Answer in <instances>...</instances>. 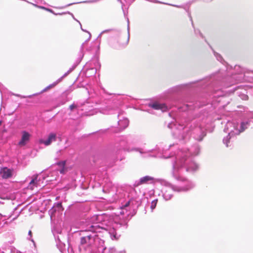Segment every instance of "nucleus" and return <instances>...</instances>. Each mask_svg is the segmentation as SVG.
I'll use <instances>...</instances> for the list:
<instances>
[{
    "label": "nucleus",
    "mask_w": 253,
    "mask_h": 253,
    "mask_svg": "<svg viewBox=\"0 0 253 253\" xmlns=\"http://www.w3.org/2000/svg\"><path fill=\"white\" fill-rule=\"evenodd\" d=\"M94 236L92 235H87L81 238L80 244L82 246L86 245L88 247H90L94 243Z\"/></svg>",
    "instance_id": "f257e3e1"
},
{
    "label": "nucleus",
    "mask_w": 253,
    "mask_h": 253,
    "mask_svg": "<svg viewBox=\"0 0 253 253\" xmlns=\"http://www.w3.org/2000/svg\"><path fill=\"white\" fill-rule=\"evenodd\" d=\"M22 136L21 139L18 142V145L20 147L25 146L30 141L31 134L26 131H23L21 132Z\"/></svg>",
    "instance_id": "f03ea898"
},
{
    "label": "nucleus",
    "mask_w": 253,
    "mask_h": 253,
    "mask_svg": "<svg viewBox=\"0 0 253 253\" xmlns=\"http://www.w3.org/2000/svg\"><path fill=\"white\" fill-rule=\"evenodd\" d=\"M56 134L54 133H50L48 136V138L46 140H43L42 139H41L40 140V143H43L45 146H48L51 144V143L55 141L56 140Z\"/></svg>",
    "instance_id": "7ed1b4c3"
},
{
    "label": "nucleus",
    "mask_w": 253,
    "mask_h": 253,
    "mask_svg": "<svg viewBox=\"0 0 253 253\" xmlns=\"http://www.w3.org/2000/svg\"><path fill=\"white\" fill-rule=\"evenodd\" d=\"M12 175V170L8 169L6 167L0 169V176L4 179H7L11 177Z\"/></svg>",
    "instance_id": "20e7f679"
},
{
    "label": "nucleus",
    "mask_w": 253,
    "mask_h": 253,
    "mask_svg": "<svg viewBox=\"0 0 253 253\" xmlns=\"http://www.w3.org/2000/svg\"><path fill=\"white\" fill-rule=\"evenodd\" d=\"M154 178L150 176H145L140 179L139 181L136 184V186H139L142 184H148L149 183H152L154 181Z\"/></svg>",
    "instance_id": "39448f33"
},
{
    "label": "nucleus",
    "mask_w": 253,
    "mask_h": 253,
    "mask_svg": "<svg viewBox=\"0 0 253 253\" xmlns=\"http://www.w3.org/2000/svg\"><path fill=\"white\" fill-rule=\"evenodd\" d=\"M62 77L57 80L56 82H54L53 83L49 84V85L47 86L46 87H45L43 90L41 91L40 93H42L44 92H46L48 91L49 90L54 88L60 82H61L62 80Z\"/></svg>",
    "instance_id": "423d86ee"
},
{
    "label": "nucleus",
    "mask_w": 253,
    "mask_h": 253,
    "mask_svg": "<svg viewBox=\"0 0 253 253\" xmlns=\"http://www.w3.org/2000/svg\"><path fill=\"white\" fill-rule=\"evenodd\" d=\"M65 164H66V161H61V162H58L57 163V165L61 168V169H59V171L61 173H64L65 172V171H66L65 168Z\"/></svg>",
    "instance_id": "0eeeda50"
},
{
    "label": "nucleus",
    "mask_w": 253,
    "mask_h": 253,
    "mask_svg": "<svg viewBox=\"0 0 253 253\" xmlns=\"http://www.w3.org/2000/svg\"><path fill=\"white\" fill-rule=\"evenodd\" d=\"M37 176H36L30 182L29 185L31 186V189H33L34 186H37L38 184Z\"/></svg>",
    "instance_id": "6e6552de"
},
{
    "label": "nucleus",
    "mask_w": 253,
    "mask_h": 253,
    "mask_svg": "<svg viewBox=\"0 0 253 253\" xmlns=\"http://www.w3.org/2000/svg\"><path fill=\"white\" fill-rule=\"evenodd\" d=\"M150 106L156 110L162 109V104H160L154 103L153 104L150 105Z\"/></svg>",
    "instance_id": "1a4fd4ad"
},
{
    "label": "nucleus",
    "mask_w": 253,
    "mask_h": 253,
    "mask_svg": "<svg viewBox=\"0 0 253 253\" xmlns=\"http://www.w3.org/2000/svg\"><path fill=\"white\" fill-rule=\"evenodd\" d=\"M157 199L154 200L151 202V209L152 211L156 208L157 204Z\"/></svg>",
    "instance_id": "9d476101"
},
{
    "label": "nucleus",
    "mask_w": 253,
    "mask_h": 253,
    "mask_svg": "<svg viewBox=\"0 0 253 253\" xmlns=\"http://www.w3.org/2000/svg\"><path fill=\"white\" fill-rule=\"evenodd\" d=\"M78 106L77 104L73 103L69 106V109L71 111H72L74 109H77L78 108Z\"/></svg>",
    "instance_id": "9b49d317"
},
{
    "label": "nucleus",
    "mask_w": 253,
    "mask_h": 253,
    "mask_svg": "<svg viewBox=\"0 0 253 253\" xmlns=\"http://www.w3.org/2000/svg\"><path fill=\"white\" fill-rule=\"evenodd\" d=\"M98 215H95L94 216H93L92 218H91V221L92 222H98L99 221V219H98Z\"/></svg>",
    "instance_id": "f8f14e48"
},
{
    "label": "nucleus",
    "mask_w": 253,
    "mask_h": 253,
    "mask_svg": "<svg viewBox=\"0 0 253 253\" xmlns=\"http://www.w3.org/2000/svg\"><path fill=\"white\" fill-rule=\"evenodd\" d=\"M230 138H231V137H230V133H229L227 137V140L225 142L227 147H228V146H229L228 143H229V140H230Z\"/></svg>",
    "instance_id": "ddd939ff"
},
{
    "label": "nucleus",
    "mask_w": 253,
    "mask_h": 253,
    "mask_svg": "<svg viewBox=\"0 0 253 253\" xmlns=\"http://www.w3.org/2000/svg\"><path fill=\"white\" fill-rule=\"evenodd\" d=\"M244 125H245L244 123H241V130L239 131L238 134H239L240 132H243L245 130V128L244 127Z\"/></svg>",
    "instance_id": "4468645a"
},
{
    "label": "nucleus",
    "mask_w": 253,
    "mask_h": 253,
    "mask_svg": "<svg viewBox=\"0 0 253 253\" xmlns=\"http://www.w3.org/2000/svg\"><path fill=\"white\" fill-rule=\"evenodd\" d=\"M129 205H130V201H129L127 202H126V204L121 208V209H124L126 207H127L128 206H129Z\"/></svg>",
    "instance_id": "2eb2a0df"
},
{
    "label": "nucleus",
    "mask_w": 253,
    "mask_h": 253,
    "mask_svg": "<svg viewBox=\"0 0 253 253\" xmlns=\"http://www.w3.org/2000/svg\"><path fill=\"white\" fill-rule=\"evenodd\" d=\"M56 207L58 208H62L61 203H59L56 204Z\"/></svg>",
    "instance_id": "dca6fc26"
},
{
    "label": "nucleus",
    "mask_w": 253,
    "mask_h": 253,
    "mask_svg": "<svg viewBox=\"0 0 253 253\" xmlns=\"http://www.w3.org/2000/svg\"><path fill=\"white\" fill-rule=\"evenodd\" d=\"M28 234L29 235H32V231L31 230L29 231Z\"/></svg>",
    "instance_id": "f3484780"
},
{
    "label": "nucleus",
    "mask_w": 253,
    "mask_h": 253,
    "mask_svg": "<svg viewBox=\"0 0 253 253\" xmlns=\"http://www.w3.org/2000/svg\"><path fill=\"white\" fill-rule=\"evenodd\" d=\"M120 213H121V214H125V212H124V211H121V212H120Z\"/></svg>",
    "instance_id": "a211bd4d"
},
{
    "label": "nucleus",
    "mask_w": 253,
    "mask_h": 253,
    "mask_svg": "<svg viewBox=\"0 0 253 253\" xmlns=\"http://www.w3.org/2000/svg\"><path fill=\"white\" fill-rule=\"evenodd\" d=\"M2 217V215L0 213V218H1Z\"/></svg>",
    "instance_id": "6ab92c4d"
},
{
    "label": "nucleus",
    "mask_w": 253,
    "mask_h": 253,
    "mask_svg": "<svg viewBox=\"0 0 253 253\" xmlns=\"http://www.w3.org/2000/svg\"><path fill=\"white\" fill-rule=\"evenodd\" d=\"M31 96H32V95H30V96H29L28 97H29V98H30V97H31Z\"/></svg>",
    "instance_id": "aec40b11"
},
{
    "label": "nucleus",
    "mask_w": 253,
    "mask_h": 253,
    "mask_svg": "<svg viewBox=\"0 0 253 253\" xmlns=\"http://www.w3.org/2000/svg\"><path fill=\"white\" fill-rule=\"evenodd\" d=\"M1 125V122L0 121V126Z\"/></svg>",
    "instance_id": "412c9836"
}]
</instances>
